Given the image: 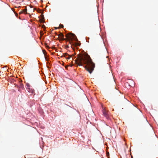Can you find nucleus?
Returning a JSON list of instances; mask_svg holds the SVG:
<instances>
[{
    "label": "nucleus",
    "instance_id": "ddd939ff",
    "mask_svg": "<svg viewBox=\"0 0 158 158\" xmlns=\"http://www.w3.org/2000/svg\"><path fill=\"white\" fill-rule=\"evenodd\" d=\"M62 40H64V39L63 38H62Z\"/></svg>",
    "mask_w": 158,
    "mask_h": 158
},
{
    "label": "nucleus",
    "instance_id": "1a4fd4ad",
    "mask_svg": "<svg viewBox=\"0 0 158 158\" xmlns=\"http://www.w3.org/2000/svg\"><path fill=\"white\" fill-rule=\"evenodd\" d=\"M69 67L68 65H66L65 66V68L66 69H67L68 67Z\"/></svg>",
    "mask_w": 158,
    "mask_h": 158
},
{
    "label": "nucleus",
    "instance_id": "6e6552de",
    "mask_svg": "<svg viewBox=\"0 0 158 158\" xmlns=\"http://www.w3.org/2000/svg\"><path fill=\"white\" fill-rule=\"evenodd\" d=\"M27 87H28V89H30V88H29V87L30 86V85H29V84H27Z\"/></svg>",
    "mask_w": 158,
    "mask_h": 158
},
{
    "label": "nucleus",
    "instance_id": "9d476101",
    "mask_svg": "<svg viewBox=\"0 0 158 158\" xmlns=\"http://www.w3.org/2000/svg\"><path fill=\"white\" fill-rule=\"evenodd\" d=\"M15 15H16V16H18V14H17V13H16V14H15Z\"/></svg>",
    "mask_w": 158,
    "mask_h": 158
},
{
    "label": "nucleus",
    "instance_id": "423d86ee",
    "mask_svg": "<svg viewBox=\"0 0 158 158\" xmlns=\"http://www.w3.org/2000/svg\"><path fill=\"white\" fill-rule=\"evenodd\" d=\"M56 35H58V37L59 36H61V37H64V35H63V34L62 33H60L59 35H57L56 33Z\"/></svg>",
    "mask_w": 158,
    "mask_h": 158
},
{
    "label": "nucleus",
    "instance_id": "20e7f679",
    "mask_svg": "<svg viewBox=\"0 0 158 158\" xmlns=\"http://www.w3.org/2000/svg\"><path fill=\"white\" fill-rule=\"evenodd\" d=\"M24 13V14H26L27 13V9L23 10L22 11H20L19 12V14H22V13Z\"/></svg>",
    "mask_w": 158,
    "mask_h": 158
},
{
    "label": "nucleus",
    "instance_id": "4468645a",
    "mask_svg": "<svg viewBox=\"0 0 158 158\" xmlns=\"http://www.w3.org/2000/svg\"><path fill=\"white\" fill-rule=\"evenodd\" d=\"M57 28H58L57 27H55V29H57Z\"/></svg>",
    "mask_w": 158,
    "mask_h": 158
},
{
    "label": "nucleus",
    "instance_id": "2eb2a0df",
    "mask_svg": "<svg viewBox=\"0 0 158 158\" xmlns=\"http://www.w3.org/2000/svg\"><path fill=\"white\" fill-rule=\"evenodd\" d=\"M43 20H41V22H43Z\"/></svg>",
    "mask_w": 158,
    "mask_h": 158
},
{
    "label": "nucleus",
    "instance_id": "0eeeda50",
    "mask_svg": "<svg viewBox=\"0 0 158 158\" xmlns=\"http://www.w3.org/2000/svg\"><path fill=\"white\" fill-rule=\"evenodd\" d=\"M60 27H58V28H62L64 26L62 24H60L59 25Z\"/></svg>",
    "mask_w": 158,
    "mask_h": 158
},
{
    "label": "nucleus",
    "instance_id": "dca6fc26",
    "mask_svg": "<svg viewBox=\"0 0 158 158\" xmlns=\"http://www.w3.org/2000/svg\"><path fill=\"white\" fill-rule=\"evenodd\" d=\"M43 18V19H44V17H43V18Z\"/></svg>",
    "mask_w": 158,
    "mask_h": 158
},
{
    "label": "nucleus",
    "instance_id": "39448f33",
    "mask_svg": "<svg viewBox=\"0 0 158 158\" xmlns=\"http://www.w3.org/2000/svg\"><path fill=\"white\" fill-rule=\"evenodd\" d=\"M103 113L104 116H106V117H107L108 115V114L106 110L105 109L103 110Z\"/></svg>",
    "mask_w": 158,
    "mask_h": 158
},
{
    "label": "nucleus",
    "instance_id": "7ed1b4c3",
    "mask_svg": "<svg viewBox=\"0 0 158 158\" xmlns=\"http://www.w3.org/2000/svg\"><path fill=\"white\" fill-rule=\"evenodd\" d=\"M63 56L67 59H69L71 57V56L68 55L67 53H65L63 54Z\"/></svg>",
    "mask_w": 158,
    "mask_h": 158
},
{
    "label": "nucleus",
    "instance_id": "9b49d317",
    "mask_svg": "<svg viewBox=\"0 0 158 158\" xmlns=\"http://www.w3.org/2000/svg\"><path fill=\"white\" fill-rule=\"evenodd\" d=\"M107 156H108V155H109V153H107Z\"/></svg>",
    "mask_w": 158,
    "mask_h": 158
},
{
    "label": "nucleus",
    "instance_id": "f8f14e48",
    "mask_svg": "<svg viewBox=\"0 0 158 158\" xmlns=\"http://www.w3.org/2000/svg\"><path fill=\"white\" fill-rule=\"evenodd\" d=\"M44 51H45V50H43V52H44ZM44 54V55H45V54Z\"/></svg>",
    "mask_w": 158,
    "mask_h": 158
},
{
    "label": "nucleus",
    "instance_id": "f03ea898",
    "mask_svg": "<svg viewBox=\"0 0 158 158\" xmlns=\"http://www.w3.org/2000/svg\"><path fill=\"white\" fill-rule=\"evenodd\" d=\"M68 41L71 44L74 45L75 46H80L81 43L78 40L76 36L73 33H70L66 35Z\"/></svg>",
    "mask_w": 158,
    "mask_h": 158
},
{
    "label": "nucleus",
    "instance_id": "f257e3e1",
    "mask_svg": "<svg viewBox=\"0 0 158 158\" xmlns=\"http://www.w3.org/2000/svg\"><path fill=\"white\" fill-rule=\"evenodd\" d=\"M76 64L78 66H82L84 64L85 69L91 74L95 67V64L92 62L89 56L86 53L79 54L74 61Z\"/></svg>",
    "mask_w": 158,
    "mask_h": 158
}]
</instances>
